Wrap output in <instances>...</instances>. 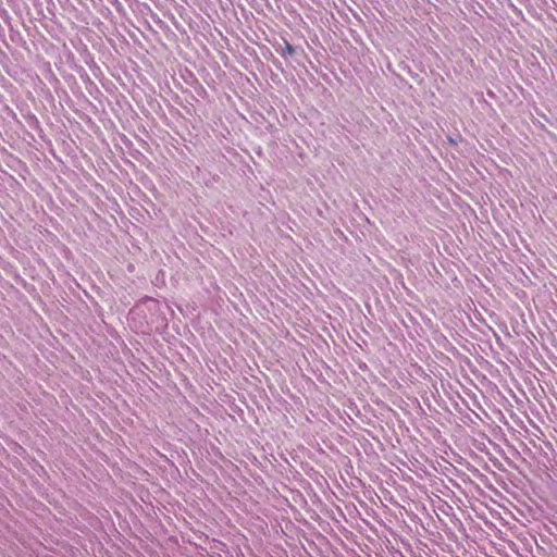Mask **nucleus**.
Wrapping results in <instances>:
<instances>
[{
    "instance_id": "f257e3e1",
    "label": "nucleus",
    "mask_w": 557,
    "mask_h": 557,
    "mask_svg": "<svg viewBox=\"0 0 557 557\" xmlns=\"http://www.w3.org/2000/svg\"><path fill=\"white\" fill-rule=\"evenodd\" d=\"M287 49H288L289 53L293 52V48L289 45H287Z\"/></svg>"
}]
</instances>
